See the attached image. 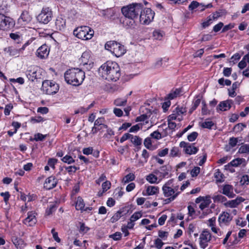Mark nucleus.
I'll return each instance as SVG.
<instances>
[{"label":"nucleus","instance_id":"680f3d73","mask_svg":"<svg viewBox=\"0 0 249 249\" xmlns=\"http://www.w3.org/2000/svg\"><path fill=\"white\" fill-rule=\"evenodd\" d=\"M124 23H126L129 27L133 26L135 25V19H129L126 18L125 20L124 21Z\"/></svg>","mask_w":249,"mask_h":249},{"label":"nucleus","instance_id":"393cba45","mask_svg":"<svg viewBox=\"0 0 249 249\" xmlns=\"http://www.w3.org/2000/svg\"><path fill=\"white\" fill-rule=\"evenodd\" d=\"M56 29L61 31L65 29L66 26V20L61 17H57L55 22Z\"/></svg>","mask_w":249,"mask_h":249},{"label":"nucleus","instance_id":"c9c22d12","mask_svg":"<svg viewBox=\"0 0 249 249\" xmlns=\"http://www.w3.org/2000/svg\"><path fill=\"white\" fill-rule=\"evenodd\" d=\"M146 179L150 183H157L158 178L153 174H150L146 176Z\"/></svg>","mask_w":249,"mask_h":249},{"label":"nucleus","instance_id":"aec40b11","mask_svg":"<svg viewBox=\"0 0 249 249\" xmlns=\"http://www.w3.org/2000/svg\"><path fill=\"white\" fill-rule=\"evenodd\" d=\"M243 159H236L231 161L228 164L225 165V169L227 170H229L231 172H234L233 167H237L240 165L243 161Z\"/></svg>","mask_w":249,"mask_h":249},{"label":"nucleus","instance_id":"58836bf2","mask_svg":"<svg viewBox=\"0 0 249 249\" xmlns=\"http://www.w3.org/2000/svg\"><path fill=\"white\" fill-rule=\"evenodd\" d=\"M46 137V135H43L41 133H38L34 135V139H31V141H42Z\"/></svg>","mask_w":249,"mask_h":249},{"label":"nucleus","instance_id":"9b49d317","mask_svg":"<svg viewBox=\"0 0 249 249\" xmlns=\"http://www.w3.org/2000/svg\"><path fill=\"white\" fill-rule=\"evenodd\" d=\"M211 234L207 231L204 230L199 236V245L201 248L204 249L208 246V243L211 240Z\"/></svg>","mask_w":249,"mask_h":249},{"label":"nucleus","instance_id":"79ce46f5","mask_svg":"<svg viewBox=\"0 0 249 249\" xmlns=\"http://www.w3.org/2000/svg\"><path fill=\"white\" fill-rule=\"evenodd\" d=\"M240 141H241L239 140L238 138L231 137L229 139V144L231 147H233L235 146Z\"/></svg>","mask_w":249,"mask_h":249},{"label":"nucleus","instance_id":"052dcab7","mask_svg":"<svg viewBox=\"0 0 249 249\" xmlns=\"http://www.w3.org/2000/svg\"><path fill=\"white\" fill-rule=\"evenodd\" d=\"M240 182L242 184H249V177L248 175H245L241 178Z\"/></svg>","mask_w":249,"mask_h":249},{"label":"nucleus","instance_id":"a211bd4d","mask_svg":"<svg viewBox=\"0 0 249 249\" xmlns=\"http://www.w3.org/2000/svg\"><path fill=\"white\" fill-rule=\"evenodd\" d=\"M232 103L233 101L231 100H227L221 102L217 107V111L218 112L219 111H224L228 110L231 108Z\"/></svg>","mask_w":249,"mask_h":249},{"label":"nucleus","instance_id":"c85d7f7f","mask_svg":"<svg viewBox=\"0 0 249 249\" xmlns=\"http://www.w3.org/2000/svg\"><path fill=\"white\" fill-rule=\"evenodd\" d=\"M130 140L131 142L135 146L141 145L142 143V139L138 136L131 135Z\"/></svg>","mask_w":249,"mask_h":249},{"label":"nucleus","instance_id":"20e7f679","mask_svg":"<svg viewBox=\"0 0 249 249\" xmlns=\"http://www.w3.org/2000/svg\"><path fill=\"white\" fill-rule=\"evenodd\" d=\"M73 35L79 39L87 40L93 37L94 31L87 26H80L74 30Z\"/></svg>","mask_w":249,"mask_h":249},{"label":"nucleus","instance_id":"3c124183","mask_svg":"<svg viewBox=\"0 0 249 249\" xmlns=\"http://www.w3.org/2000/svg\"><path fill=\"white\" fill-rule=\"evenodd\" d=\"M198 135L197 132H193L188 136L187 139L189 142H193L196 139Z\"/></svg>","mask_w":249,"mask_h":249},{"label":"nucleus","instance_id":"a18cd8bd","mask_svg":"<svg viewBox=\"0 0 249 249\" xmlns=\"http://www.w3.org/2000/svg\"><path fill=\"white\" fill-rule=\"evenodd\" d=\"M238 152L240 153H249V145L247 144L242 145L239 148Z\"/></svg>","mask_w":249,"mask_h":249},{"label":"nucleus","instance_id":"a878e982","mask_svg":"<svg viewBox=\"0 0 249 249\" xmlns=\"http://www.w3.org/2000/svg\"><path fill=\"white\" fill-rule=\"evenodd\" d=\"M26 75L29 80L34 81L37 79L36 71L35 70H28L26 72Z\"/></svg>","mask_w":249,"mask_h":249},{"label":"nucleus","instance_id":"473e14b6","mask_svg":"<svg viewBox=\"0 0 249 249\" xmlns=\"http://www.w3.org/2000/svg\"><path fill=\"white\" fill-rule=\"evenodd\" d=\"M240 201H238V199L231 200L225 203L224 204L227 207L231 208H235L239 205Z\"/></svg>","mask_w":249,"mask_h":249},{"label":"nucleus","instance_id":"09e8293b","mask_svg":"<svg viewBox=\"0 0 249 249\" xmlns=\"http://www.w3.org/2000/svg\"><path fill=\"white\" fill-rule=\"evenodd\" d=\"M200 168L199 167H195L191 171V175L192 177H196L199 174Z\"/></svg>","mask_w":249,"mask_h":249},{"label":"nucleus","instance_id":"774afa93","mask_svg":"<svg viewBox=\"0 0 249 249\" xmlns=\"http://www.w3.org/2000/svg\"><path fill=\"white\" fill-rule=\"evenodd\" d=\"M144 145L147 149H150L152 147L151 138H146L144 141Z\"/></svg>","mask_w":249,"mask_h":249},{"label":"nucleus","instance_id":"412c9836","mask_svg":"<svg viewBox=\"0 0 249 249\" xmlns=\"http://www.w3.org/2000/svg\"><path fill=\"white\" fill-rule=\"evenodd\" d=\"M222 193L229 198H233L235 195L233 193V187L230 184H226L223 186Z\"/></svg>","mask_w":249,"mask_h":249},{"label":"nucleus","instance_id":"2f4dec72","mask_svg":"<svg viewBox=\"0 0 249 249\" xmlns=\"http://www.w3.org/2000/svg\"><path fill=\"white\" fill-rule=\"evenodd\" d=\"M168 170L166 166H162L160 168V171L156 170L154 173L156 174H158L159 173L162 174L161 176L162 177H165L166 175L168 174Z\"/></svg>","mask_w":249,"mask_h":249},{"label":"nucleus","instance_id":"423d86ee","mask_svg":"<svg viewBox=\"0 0 249 249\" xmlns=\"http://www.w3.org/2000/svg\"><path fill=\"white\" fill-rule=\"evenodd\" d=\"M139 21L143 25H148L151 23L154 18L155 12L150 8L142 9L140 13Z\"/></svg>","mask_w":249,"mask_h":249},{"label":"nucleus","instance_id":"7ed1b4c3","mask_svg":"<svg viewBox=\"0 0 249 249\" xmlns=\"http://www.w3.org/2000/svg\"><path fill=\"white\" fill-rule=\"evenodd\" d=\"M143 8L142 3H134L122 8L124 16L129 19L138 18L140 12Z\"/></svg>","mask_w":249,"mask_h":249},{"label":"nucleus","instance_id":"c03bdc74","mask_svg":"<svg viewBox=\"0 0 249 249\" xmlns=\"http://www.w3.org/2000/svg\"><path fill=\"white\" fill-rule=\"evenodd\" d=\"M66 170L68 171L70 175L74 173L77 170L79 169V167L75 166H69L65 168Z\"/></svg>","mask_w":249,"mask_h":249},{"label":"nucleus","instance_id":"f8f14e48","mask_svg":"<svg viewBox=\"0 0 249 249\" xmlns=\"http://www.w3.org/2000/svg\"><path fill=\"white\" fill-rule=\"evenodd\" d=\"M172 182V179H171L166 182L162 187L163 193L165 197H172L173 196H175L177 193H178V195L180 193V192H177L175 193L174 189H173V188L170 186Z\"/></svg>","mask_w":249,"mask_h":249},{"label":"nucleus","instance_id":"5701e85b","mask_svg":"<svg viewBox=\"0 0 249 249\" xmlns=\"http://www.w3.org/2000/svg\"><path fill=\"white\" fill-rule=\"evenodd\" d=\"M159 188L158 186H148L146 187V192H142L143 196H152L159 192Z\"/></svg>","mask_w":249,"mask_h":249},{"label":"nucleus","instance_id":"5fc2aeb1","mask_svg":"<svg viewBox=\"0 0 249 249\" xmlns=\"http://www.w3.org/2000/svg\"><path fill=\"white\" fill-rule=\"evenodd\" d=\"M213 20L212 18H211V16L208 17L207 20L202 23L203 28H205L206 27H208L211 23H212Z\"/></svg>","mask_w":249,"mask_h":249},{"label":"nucleus","instance_id":"7c9ffc66","mask_svg":"<svg viewBox=\"0 0 249 249\" xmlns=\"http://www.w3.org/2000/svg\"><path fill=\"white\" fill-rule=\"evenodd\" d=\"M135 178V176L134 174L133 173H129L124 177L122 182L124 184L127 183L130 181L134 180Z\"/></svg>","mask_w":249,"mask_h":249},{"label":"nucleus","instance_id":"6e6552de","mask_svg":"<svg viewBox=\"0 0 249 249\" xmlns=\"http://www.w3.org/2000/svg\"><path fill=\"white\" fill-rule=\"evenodd\" d=\"M42 89L47 94H54L58 91L59 86L54 82L46 80L42 83Z\"/></svg>","mask_w":249,"mask_h":249},{"label":"nucleus","instance_id":"a19ab883","mask_svg":"<svg viewBox=\"0 0 249 249\" xmlns=\"http://www.w3.org/2000/svg\"><path fill=\"white\" fill-rule=\"evenodd\" d=\"M180 90L179 89H176L173 92H170L168 94V98L169 99L172 100L174 98H176L178 95L180 94Z\"/></svg>","mask_w":249,"mask_h":249},{"label":"nucleus","instance_id":"ea45409f","mask_svg":"<svg viewBox=\"0 0 249 249\" xmlns=\"http://www.w3.org/2000/svg\"><path fill=\"white\" fill-rule=\"evenodd\" d=\"M104 122L105 119L104 118H98L97 120H95L94 122V125L98 126L103 125L104 127L107 128V125L104 124Z\"/></svg>","mask_w":249,"mask_h":249},{"label":"nucleus","instance_id":"f257e3e1","mask_svg":"<svg viewBox=\"0 0 249 249\" xmlns=\"http://www.w3.org/2000/svg\"><path fill=\"white\" fill-rule=\"evenodd\" d=\"M99 72L101 76L108 81H116L120 76V69L115 62L108 61L100 66Z\"/></svg>","mask_w":249,"mask_h":249},{"label":"nucleus","instance_id":"6ab92c4d","mask_svg":"<svg viewBox=\"0 0 249 249\" xmlns=\"http://www.w3.org/2000/svg\"><path fill=\"white\" fill-rule=\"evenodd\" d=\"M232 219V216H231L228 212H223L220 214L218 221L220 224L228 225Z\"/></svg>","mask_w":249,"mask_h":249},{"label":"nucleus","instance_id":"4d7b16f0","mask_svg":"<svg viewBox=\"0 0 249 249\" xmlns=\"http://www.w3.org/2000/svg\"><path fill=\"white\" fill-rule=\"evenodd\" d=\"M80 227L79 231L81 233H86L89 231V228L87 226H85V224L84 223H81L80 222Z\"/></svg>","mask_w":249,"mask_h":249},{"label":"nucleus","instance_id":"49530a36","mask_svg":"<svg viewBox=\"0 0 249 249\" xmlns=\"http://www.w3.org/2000/svg\"><path fill=\"white\" fill-rule=\"evenodd\" d=\"M62 160L64 162L67 163L68 164H71L74 162V160L73 159L72 157L69 155H66L65 157H64L62 159Z\"/></svg>","mask_w":249,"mask_h":249},{"label":"nucleus","instance_id":"f3484780","mask_svg":"<svg viewBox=\"0 0 249 249\" xmlns=\"http://www.w3.org/2000/svg\"><path fill=\"white\" fill-rule=\"evenodd\" d=\"M57 183V180L54 176H51L48 178L44 184V187L47 190H51L55 187Z\"/></svg>","mask_w":249,"mask_h":249},{"label":"nucleus","instance_id":"72a5a7b5","mask_svg":"<svg viewBox=\"0 0 249 249\" xmlns=\"http://www.w3.org/2000/svg\"><path fill=\"white\" fill-rule=\"evenodd\" d=\"M214 202H224L227 201L226 197L221 195H218L213 197Z\"/></svg>","mask_w":249,"mask_h":249},{"label":"nucleus","instance_id":"bb28decb","mask_svg":"<svg viewBox=\"0 0 249 249\" xmlns=\"http://www.w3.org/2000/svg\"><path fill=\"white\" fill-rule=\"evenodd\" d=\"M85 203L83 199L80 196H78L75 204V208L77 210H84ZM87 210L85 209V211Z\"/></svg>","mask_w":249,"mask_h":249},{"label":"nucleus","instance_id":"603ef678","mask_svg":"<svg viewBox=\"0 0 249 249\" xmlns=\"http://www.w3.org/2000/svg\"><path fill=\"white\" fill-rule=\"evenodd\" d=\"M13 106L11 104H7L5 106L4 110V113L7 116L10 114L11 110L13 109Z\"/></svg>","mask_w":249,"mask_h":249},{"label":"nucleus","instance_id":"69168bd1","mask_svg":"<svg viewBox=\"0 0 249 249\" xmlns=\"http://www.w3.org/2000/svg\"><path fill=\"white\" fill-rule=\"evenodd\" d=\"M199 5L200 4L197 1H193L189 5V9L190 10H193L197 8Z\"/></svg>","mask_w":249,"mask_h":249},{"label":"nucleus","instance_id":"6e6d98bb","mask_svg":"<svg viewBox=\"0 0 249 249\" xmlns=\"http://www.w3.org/2000/svg\"><path fill=\"white\" fill-rule=\"evenodd\" d=\"M214 125L212 121H205L202 124V127L203 128L211 129L212 127Z\"/></svg>","mask_w":249,"mask_h":249},{"label":"nucleus","instance_id":"9d476101","mask_svg":"<svg viewBox=\"0 0 249 249\" xmlns=\"http://www.w3.org/2000/svg\"><path fill=\"white\" fill-rule=\"evenodd\" d=\"M14 25L13 19L0 13V29L7 30L12 28Z\"/></svg>","mask_w":249,"mask_h":249},{"label":"nucleus","instance_id":"39448f33","mask_svg":"<svg viewBox=\"0 0 249 249\" xmlns=\"http://www.w3.org/2000/svg\"><path fill=\"white\" fill-rule=\"evenodd\" d=\"M105 48L117 57H120L125 53L124 46L115 41H107L105 45Z\"/></svg>","mask_w":249,"mask_h":249},{"label":"nucleus","instance_id":"8fccbe9b","mask_svg":"<svg viewBox=\"0 0 249 249\" xmlns=\"http://www.w3.org/2000/svg\"><path fill=\"white\" fill-rule=\"evenodd\" d=\"M246 127V125L243 123H239L235 125L234 127V130L239 132L242 131L245 127Z\"/></svg>","mask_w":249,"mask_h":249},{"label":"nucleus","instance_id":"338daca9","mask_svg":"<svg viewBox=\"0 0 249 249\" xmlns=\"http://www.w3.org/2000/svg\"><path fill=\"white\" fill-rule=\"evenodd\" d=\"M153 36L156 39L160 40L162 37V34L160 31H155L153 33Z\"/></svg>","mask_w":249,"mask_h":249},{"label":"nucleus","instance_id":"4468645a","mask_svg":"<svg viewBox=\"0 0 249 249\" xmlns=\"http://www.w3.org/2000/svg\"><path fill=\"white\" fill-rule=\"evenodd\" d=\"M49 52V47L44 44L37 50L36 55L41 59H44L48 57Z\"/></svg>","mask_w":249,"mask_h":249},{"label":"nucleus","instance_id":"de8ad7c7","mask_svg":"<svg viewBox=\"0 0 249 249\" xmlns=\"http://www.w3.org/2000/svg\"><path fill=\"white\" fill-rule=\"evenodd\" d=\"M45 120L41 116H36L35 117H32L30 119L31 123L33 124L38 123L44 121Z\"/></svg>","mask_w":249,"mask_h":249},{"label":"nucleus","instance_id":"4c0bfd02","mask_svg":"<svg viewBox=\"0 0 249 249\" xmlns=\"http://www.w3.org/2000/svg\"><path fill=\"white\" fill-rule=\"evenodd\" d=\"M208 200H203L199 205V208L203 210L205 208L208 207L210 204L211 203V201L210 200L211 196L207 197Z\"/></svg>","mask_w":249,"mask_h":249},{"label":"nucleus","instance_id":"cd10ccee","mask_svg":"<svg viewBox=\"0 0 249 249\" xmlns=\"http://www.w3.org/2000/svg\"><path fill=\"white\" fill-rule=\"evenodd\" d=\"M196 98V99H195L193 101L192 107L189 110V113L191 114L196 108L198 107L201 102V99L199 95H197Z\"/></svg>","mask_w":249,"mask_h":249},{"label":"nucleus","instance_id":"c756f323","mask_svg":"<svg viewBox=\"0 0 249 249\" xmlns=\"http://www.w3.org/2000/svg\"><path fill=\"white\" fill-rule=\"evenodd\" d=\"M127 104V98H117L114 101V104L116 106H125Z\"/></svg>","mask_w":249,"mask_h":249},{"label":"nucleus","instance_id":"b1692460","mask_svg":"<svg viewBox=\"0 0 249 249\" xmlns=\"http://www.w3.org/2000/svg\"><path fill=\"white\" fill-rule=\"evenodd\" d=\"M144 109L145 110V112L144 110H142V112L144 113L141 116L137 117L136 122L144 121L150 117L152 114V112L150 109H148L147 108Z\"/></svg>","mask_w":249,"mask_h":249},{"label":"nucleus","instance_id":"0eeeda50","mask_svg":"<svg viewBox=\"0 0 249 249\" xmlns=\"http://www.w3.org/2000/svg\"><path fill=\"white\" fill-rule=\"evenodd\" d=\"M52 10L49 7H43L36 18L39 22L47 24L52 20Z\"/></svg>","mask_w":249,"mask_h":249},{"label":"nucleus","instance_id":"13d9d810","mask_svg":"<svg viewBox=\"0 0 249 249\" xmlns=\"http://www.w3.org/2000/svg\"><path fill=\"white\" fill-rule=\"evenodd\" d=\"M111 186V183L108 181H106L102 184V187L103 192H106L108 190Z\"/></svg>","mask_w":249,"mask_h":249},{"label":"nucleus","instance_id":"4be33fe9","mask_svg":"<svg viewBox=\"0 0 249 249\" xmlns=\"http://www.w3.org/2000/svg\"><path fill=\"white\" fill-rule=\"evenodd\" d=\"M20 49H17L13 46H9L4 49V51L10 56H18L20 53Z\"/></svg>","mask_w":249,"mask_h":249},{"label":"nucleus","instance_id":"864d4df0","mask_svg":"<svg viewBox=\"0 0 249 249\" xmlns=\"http://www.w3.org/2000/svg\"><path fill=\"white\" fill-rule=\"evenodd\" d=\"M109 237L115 241L119 240L122 237V233L120 232H116L114 234L110 235Z\"/></svg>","mask_w":249,"mask_h":249},{"label":"nucleus","instance_id":"37998d69","mask_svg":"<svg viewBox=\"0 0 249 249\" xmlns=\"http://www.w3.org/2000/svg\"><path fill=\"white\" fill-rule=\"evenodd\" d=\"M142 216V214L140 212H135L131 215L130 220L134 222L135 221L141 218Z\"/></svg>","mask_w":249,"mask_h":249},{"label":"nucleus","instance_id":"dca6fc26","mask_svg":"<svg viewBox=\"0 0 249 249\" xmlns=\"http://www.w3.org/2000/svg\"><path fill=\"white\" fill-rule=\"evenodd\" d=\"M32 17L27 11L22 12L20 18L18 19V23L21 25H25L32 20Z\"/></svg>","mask_w":249,"mask_h":249},{"label":"nucleus","instance_id":"1a4fd4ad","mask_svg":"<svg viewBox=\"0 0 249 249\" xmlns=\"http://www.w3.org/2000/svg\"><path fill=\"white\" fill-rule=\"evenodd\" d=\"M80 61V65L84 66L88 70H90L93 66V59L90 52H84L81 55Z\"/></svg>","mask_w":249,"mask_h":249},{"label":"nucleus","instance_id":"e2e57ef3","mask_svg":"<svg viewBox=\"0 0 249 249\" xmlns=\"http://www.w3.org/2000/svg\"><path fill=\"white\" fill-rule=\"evenodd\" d=\"M51 233H52L53 234V237L54 239V240L56 241L58 243H59L61 241V239H60V238L58 237V233L55 231V229H53L52 230H51Z\"/></svg>","mask_w":249,"mask_h":249},{"label":"nucleus","instance_id":"e433bc0d","mask_svg":"<svg viewBox=\"0 0 249 249\" xmlns=\"http://www.w3.org/2000/svg\"><path fill=\"white\" fill-rule=\"evenodd\" d=\"M123 212L121 211H118L115 213L110 219V221L112 223H115L123 215Z\"/></svg>","mask_w":249,"mask_h":249},{"label":"nucleus","instance_id":"f704fd0d","mask_svg":"<svg viewBox=\"0 0 249 249\" xmlns=\"http://www.w3.org/2000/svg\"><path fill=\"white\" fill-rule=\"evenodd\" d=\"M224 175L220 172L219 169H217L214 173V178L216 179L217 181L221 182L224 181Z\"/></svg>","mask_w":249,"mask_h":249},{"label":"nucleus","instance_id":"f03ea898","mask_svg":"<svg viewBox=\"0 0 249 249\" xmlns=\"http://www.w3.org/2000/svg\"><path fill=\"white\" fill-rule=\"evenodd\" d=\"M66 82L74 86L82 84L85 78V72L78 68H71L67 70L64 74Z\"/></svg>","mask_w":249,"mask_h":249},{"label":"nucleus","instance_id":"ddd939ff","mask_svg":"<svg viewBox=\"0 0 249 249\" xmlns=\"http://www.w3.org/2000/svg\"><path fill=\"white\" fill-rule=\"evenodd\" d=\"M179 146L183 148L184 152L189 155H192L196 153L198 149L189 142L182 141L179 143Z\"/></svg>","mask_w":249,"mask_h":249},{"label":"nucleus","instance_id":"2eb2a0df","mask_svg":"<svg viewBox=\"0 0 249 249\" xmlns=\"http://www.w3.org/2000/svg\"><path fill=\"white\" fill-rule=\"evenodd\" d=\"M36 213L34 211L29 212L27 217L23 220V223L29 226H34L36 222Z\"/></svg>","mask_w":249,"mask_h":249},{"label":"nucleus","instance_id":"0e129e2a","mask_svg":"<svg viewBox=\"0 0 249 249\" xmlns=\"http://www.w3.org/2000/svg\"><path fill=\"white\" fill-rule=\"evenodd\" d=\"M150 136L156 140H159L161 138V134L158 131H155L150 134Z\"/></svg>","mask_w":249,"mask_h":249},{"label":"nucleus","instance_id":"bf43d9fd","mask_svg":"<svg viewBox=\"0 0 249 249\" xmlns=\"http://www.w3.org/2000/svg\"><path fill=\"white\" fill-rule=\"evenodd\" d=\"M178 152H179L178 148L177 147H174L171 150V151L170 153V156L171 157H173L178 156Z\"/></svg>","mask_w":249,"mask_h":249}]
</instances>
